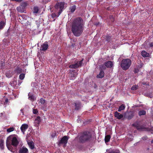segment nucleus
<instances>
[{"label": "nucleus", "mask_w": 153, "mask_h": 153, "mask_svg": "<svg viewBox=\"0 0 153 153\" xmlns=\"http://www.w3.org/2000/svg\"><path fill=\"white\" fill-rule=\"evenodd\" d=\"M83 21L82 18H76L72 24L71 31L76 36H80L83 33L84 29Z\"/></svg>", "instance_id": "1"}, {"label": "nucleus", "mask_w": 153, "mask_h": 153, "mask_svg": "<svg viewBox=\"0 0 153 153\" xmlns=\"http://www.w3.org/2000/svg\"><path fill=\"white\" fill-rule=\"evenodd\" d=\"M92 136L91 132L88 131H84L79 134V140L80 143H84L91 141Z\"/></svg>", "instance_id": "2"}, {"label": "nucleus", "mask_w": 153, "mask_h": 153, "mask_svg": "<svg viewBox=\"0 0 153 153\" xmlns=\"http://www.w3.org/2000/svg\"><path fill=\"white\" fill-rule=\"evenodd\" d=\"M131 65V60L129 59H126L122 60L120 66L122 69L126 71L129 68Z\"/></svg>", "instance_id": "3"}, {"label": "nucleus", "mask_w": 153, "mask_h": 153, "mask_svg": "<svg viewBox=\"0 0 153 153\" xmlns=\"http://www.w3.org/2000/svg\"><path fill=\"white\" fill-rule=\"evenodd\" d=\"M65 2L64 1L58 2L55 5L54 7L56 10V11H58V16L61 13L64 9Z\"/></svg>", "instance_id": "4"}, {"label": "nucleus", "mask_w": 153, "mask_h": 153, "mask_svg": "<svg viewBox=\"0 0 153 153\" xmlns=\"http://www.w3.org/2000/svg\"><path fill=\"white\" fill-rule=\"evenodd\" d=\"M84 59H82L81 60L78 61L76 60L74 61V64L70 65L69 67L70 68L76 69L82 66Z\"/></svg>", "instance_id": "5"}, {"label": "nucleus", "mask_w": 153, "mask_h": 153, "mask_svg": "<svg viewBox=\"0 0 153 153\" xmlns=\"http://www.w3.org/2000/svg\"><path fill=\"white\" fill-rule=\"evenodd\" d=\"M27 3L26 2H22L20 5L16 8L17 10L19 12H24L25 7L27 6Z\"/></svg>", "instance_id": "6"}, {"label": "nucleus", "mask_w": 153, "mask_h": 153, "mask_svg": "<svg viewBox=\"0 0 153 153\" xmlns=\"http://www.w3.org/2000/svg\"><path fill=\"white\" fill-rule=\"evenodd\" d=\"M69 139V137L67 136H63L59 142L58 145L60 146L61 144H63L64 146H66Z\"/></svg>", "instance_id": "7"}, {"label": "nucleus", "mask_w": 153, "mask_h": 153, "mask_svg": "<svg viewBox=\"0 0 153 153\" xmlns=\"http://www.w3.org/2000/svg\"><path fill=\"white\" fill-rule=\"evenodd\" d=\"M48 42L47 41L45 42L41 46L40 50L41 51H45L47 50L48 47Z\"/></svg>", "instance_id": "8"}, {"label": "nucleus", "mask_w": 153, "mask_h": 153, "mask_svg": "<svg viewBox=\"0 0 153 153\" xmlns=\"http://www.w3.org/2000/svg\"><path fill=\"white\" fill-rule=\"evenodd\" d=\"M19 142L16 137H13L11 140V145L14 146L16 147L18 145Z\"/></svg>", "instance_id": "9"}, {"label": "nucleus", "mask_w": 153, "mask_h": 153, "mask_svg": "<svg viewBox=\"0 0 153 153\" xmlns=\"http://www.w3.org/2000/svg\"><path fill=\"white\" fill-rule=\"evenodd\" d=\"M72 104L74 105L75 110H78L80 109L81 108V104L80 102H74L72 103Z\"/></svg>", "instance_id": "10"}, {"label": "nucleus", "mask_w": 153, "mask_h": 153, "mask_svg": "<svg viewBox=\"0 0 153 153\" xmlns=\"http://www.w3.org/2000/svg\"><path fill=\"white\" fill-rule=\"evenodd\" d=\"M28 127V125L26 124H23L21 127V130L23 134H25V132Z\"/></svg>", "instance_id": "11"}, {"label": "nucleus", "mask_w": 153, "mask_h": 153, "mask_svg": "<svg viewBox=\"0 0 153 153\" xmlns=\"http://www.w3.org/2000/svg\"><path fill=\"white\" fill-rule=\"evenodd\" d=\"M9 138L11 139V137L10 136L7 139V140L6 142V146H7V148L9 150H10V151H11L12 152V149H13V148L12 147V146H11V145L10 144V142H9L8 141V139H9Z\"/></svg>", "instance_id": "12"}, {"label": "nucleus", "mask_w": 153, "mask_h": 153, "mask_svg": "<svg viewBox=\"0 0 153 153\" xmlns=\"http://www.w3.org/2000/svg\"><path fill=\"white\" fill-rule=\"evenodd\" d=\"M114 116L115 117L118 119H120L123 117V115L117 111L114 112Z\"/></svg>", "instance_id": "13"}, {"label": "nucleus", "mask_w": 153, "mask_h": 153, "mask_svg": "<svg viewBox=\"0 0 153 153\" xmlns=\"http://www.w3.org/2000/svg\"><path fill=\"white\" fill-rule=\"evenodd\" d=\"M41 121L40 117L38 116L35 118L34 120V123L36 126H38Z\"/></svg>", "instance_id": "14"}, {"label": "nucleus", "mask_w": 153, "mask_h": 153, "mask_svg": "<svg viewBox=\"0 0 153 153\" xmlns=\"http://www.w3.org/2000/svg\"><path fill=\"white\" fill-rule=\"evenodd\" d=\"M104 65L106 67L109 68H111L113 65L112 62L110 61H108L105 62Z\"/></svg>", "instance_id": "15"}, {"label": "nucleus", "mask_w": 153, "mask_h": 153, "mask_svg": "<svg viewBox=\"0 0 153 153\" xmlns=\"http://www.w3.org/2000/svg\"><path fill=\"white\" fill-rule=\"evenodd\" d=\"M19 153H29V151L27 148L23 146L19 150Z\"/></svg>", "instance_id": "16"}, {"label": "nucleus", "mask_w": 153, "mask_h": 153, "mask_svg": "<svg viewBox=\"0 0 153 153\" xmlns=\"http://www.w3.org/2000/svg\"><path fill=\"white\" fill-rule=\"evenodd\" d=\"M103 38L105 39L108 42H110L112 40V36H110L108 35L103 36Z\"/></svg>", "instance_id": "17"}, {"label": "nucleus", "mask_w": 153, "mask_h": 153, "mask_svg": "<svg viewBox=\"0 0 153 153\" xmlns=\"http://www.w3.org/2000/svg\"><path fill=\"white\" fill-rule=\"evenodd\" d=\"M141 54L143 57H149L150 56L149 53L145 51H143L141 52Z\"/></svg>", "instance_id": "18"}, {"label": "nucleus", "mask_w": 153, "mask_h": 153, "mask_svg": "<svg viewBox=\"0 0 153 153\" xmlns=\"http://www.w3.org/2000/svg\"><path fill=\"white\" fill-rule=\"evenodd\" d=\"M14 72L17 74H20L22 71V69L18 66H17L14 70Z\"/></svg>", "instance_id": "19"}, {"label": "nucleus", "mask_w": 153, "mask_h": 153, "mask_svg": "<svg viewBox=\"0 0 153 153\" xmlns=\"http://www.w3.org/2000/svg\"><path fill=\"white\" fill-rule=\"evenodd\" d=\"M104 76V73L103 70H100L99 74L97 76V78H102Z\"/></svg>", "instance_id": "20"}, {"label": "nucleus", "mask_w": 153, "mask_h": 153, "mask_svg": "<svg viewBox=\"0 0 153 153\" xmlns=\"http://www.w3.org/2000/svg\"><path fill=\"white\" fill-rule=\"evenodd\" d=\"M27 144L31 149H33L34 148V143L33 141L27 142Z\"/></svg>", "instance_id": "21"}, {"label": "nucleus", "mask_w": 153, "mask_h": 153, "mask_svg": "<svg viewBox=\"0 0 153 153\" xmlns=\"http://www.w3.org/2000/svg\"><path fill=\"white\" fill-rule=\"evenodd\" d=\"M76 9V6L74 5L70 7L69 10L71 13H74Z\"/></svg>", "instance_id": "22"}, {"label": "nucleus", "mask_w": 153, "mask_h": 153, "mask_svg": "<svg viewBox=\"0 0 153 153\" xmlns=\"http://www.w3.org/2000/svg\"><path fill=\"white\" fill-rule=\"evenodd\" d=\"M111 137V136L110 135H106L105 138V142L107 143L109 142Z\"/></svg>", "instance_id": "23"}, {"label": "nucleus", "mask_w": 153, "mask_h": 153, "mask_svg": "<svg viewBox=\"0 0 153 153\" xmlns=\"http://www.w3.org/2000/svg\"><path fill=\"white\" fill-rule=\"evenodd\" d=\"M19 19L21 21H24V20L26 19V15L25 14L22 15H21L19 16Z\"/></svg>", "instance_id": "24"}, {"label": "nucleus", "mask_w": 153, "mask_h": 153, "mask_svg": "<svg viewBox=\"0 0 153 153\" xmlns=\"http://www.w3.org/2000/svg\"><path fill=\"white\" fill-rule=\"evenodd\" d=\"M28 99L29 100L32 101H33L34 100V96L29 93L28 94Z\"/></svg>", "instance_id": "25"}, {"label": "nucleus", "mask_w": 153, "mask_h": 153, "mask_svg": "<svg viewBox=\"0 0 153 153\" xmlns=\"http://www.w3.org/2000/svg\"><path fill=\"white\" fill-rule=\"evenodd\" d=\"M146 111L144 110H141L138 112V115L140 116L142 115H145L146 114Z\"/></svg>", "instance_id": "26"}, {"label": "nucleus", "mask_w": 153, "mask_h": 153, "mask_svg": "<svg viewBox=\"0 0 153 153\" xmlns=\"http://www.w3.org/2000/svg\"><path fill=\"white\" fill-rule=\"evenodd\" d=\"M6 76L8 78H10L13 75V74L12 72H11L10 71H9L6 73Z\"/></svg>", "instance_id": "27"}, {"label": "nucleus", "mask_w": 153, "mask_h": 153, "mask_svg": "<svg viewBox=\"0 0 153 153\" xmlns=\"http://www.w3.org/2000/svg\"><path fill=\"white\" fill-rule=\"evenodd\" d=\"M125 108V105L123 104H122L119 107L118 111L119 112H120L122 110H124Z\"/></svg>", "instance_id": "28"}, {"label": "nucleus", "mask_w": 153, "mask_h": 153, "mask_svg": "<svg viewBox=\"0 0 153 153\" xmlns=\"http://www.w3.org/2000/svg\"><path fill=\"white\" fill-rule=\"evenodd\" d=\"M5 23L4 21L0 22V29L3 28L5 25Z\"/></svg>", "instance_id": "29"}, {"label": "nucleus", "mask_w": 153, "mask_h": 153, "mask_svg": "<svg viewBox=\"0 0 153 153\" xmlns=\"http://www.w3.org/2000/svg\"><path fill=\"white\" fill-rule=\"evenodd\" d=\"M0 148L2 149H4V141L3 140L0 141Z\"/></svg>", "instance_id": "30"}, {"label": "nucleus", "mask_w": 153, "mask_h": 153, "mask_svg": "<svg viewBox=\"0 0 153 153\" xmlns=\"http://www.w3.org/2000/svg\"><path fill=\"white\" fill-rule=\"evenodd\" d=\"M39 10V9L37 7H35L33 8V13H38Z\"/></svg>", "instance_id": "31"}, {"label": "nucleus", "mask_w": 153, "mask_h": 153, "mask_svg": "<svg viewBox=\"0 0 153 153\" xmlns=\"http://www.w3.org/2000/svg\"><path fill=\"white\" fill-rule=\"evenodd\" d=\"M106 67L105 66V65H102L100 66V70H105L106 69Z\"/></svg>", "instance_id": "32"}, {"label": "nucleus", "mask_w": 153, "mask_h": 153, "mask_svg": "<svg viewBox=\"0 0 153 153\" xmlns=\"http://www.w3.org/2000/svg\"><path fill=\"white\" fill-rule=\"evenodd\" d=\"M25 74L24 73L20 74L19 76V78L21 80H23L25 77Z\"/></svg>", "instance_id": "33"}, {"label": "nucleus", "mask_w": 153, "mask_h": 153, "mask_svg": "<svg viewBox=\"0 0 153 153\" xmlns=\"http://www.w3.org/2000/svg\"><path fill=\"white\" fill-rule=\"evenodd\" d=\"M46 102L45 100L42 98H41L40 99V102L41 104L44 105L46 103Z\"/></svg>", "instance_id": "34"}, {"label": "nucleus", "mask_w": 153, "mask_h": 153, "mask_svg": "<svg viewBox=\"0 0 153 153\" xmlns=\"http://www.w3.org/2000/svg\"><path fill=\"white\" fill-rule=\"evenodd\" d=\"M14 130V128L13 127H11L7 129V131L8 132H10L13 131Z\"/></svg>", "instance_id": "35"}, {"label": "nucleus", "mask_w": 153, "mask_h": 153, "mask_svg": "<svg viewBox=\"0 0 153 153\" xmlns=\"http://www.w3.org/2000/svg\"><path fill=\"white\" fill-rule=\"evenodd\" d=\"M56 136V132L55 131L51 133V136L52 138H53Z\"/></svg>", "instance_id": "36"}, {"label": "nucleus", "mask_w": 153, "mask_h": 153, "mask_svg": "<svg viewBox=\"0 0 153 153\" xmlns=\"http://www.w3.org/2000/svg\"><path fill=\"white\" fill-rule=\"evenodd\" d=\"M140 71L138 68H136L134 69V72L135 74L138 73Z\"/></svg>", "instance_id": "37"}, {"label": "nucleus", "mask_w": 153, "mask_h": 153, "mask_svg": "<svg viewBox=\"0 0 153 153\" xmlns=\"http://www.w3.org/2000/svg\"><path fill=\"white\" fill-rule=\"evenodd\" d=\"M109 18L112 22H113L114 21V19L113 15H110Z\"/></svg>", "instance_id": "38"}, {"label": "nucleus", "mask_w": 153, "mask_h": 153, "mask_svg": "<svg viewBox=\"0 0 153 153\" xmlns=\"http://www.w3.org/2000/svg\"><path fill=\"white\" fill-rule=\"evenodd\" d=\"M137 89V86H136V85L133 86L131 88V89L132 90H136Z\"/></svg>", "instance_id": "39"}, {"label": "nucleus", "mask_w": 153, "mask_h": 153, "mask_svg": "<svg viewBox=\"0 0 153 153\" xmlns=\"http://www.w3.org/2000/svg\"><path fill=\"white\" fill-rule=\"evenodd\" d=\"M58 14L57 15L55 13H52L51 14V16L53 18H55L56 17H58Z\"/></svg>", "instance_id": "40"}, {"label": "nucleus", "mask_w": 153, "mask_h": 153, "mask_svg": "<svg viewBox=\"0 0 153 153\" xmlns=\"http://www.w3.org/2000/svg\"><path fill=\"white\" fill-rule=\"evenodd\" d=\"M33 112L34 114H36L38 113V111L37 109H33Z\"/></svg>", "instance_id": "41"}, {"label": "nucleus", "mask_w": 153, "mask_h": 153, "mask_svg": "<svg viewBox=\"0 0 153 153\" xmlns=\"http://www.w3.org/2000/svg\"><path fill=\"white\" fill-rule=\"evenodd\" d=\"M120 152L119 150H116L114 151L109 152V153H120Z\"/></svg>", "instance_id": "42"}, {"label": "nucleus", "mask_w": 153, "mask_h": 153, "mask_svg": "<svg viewBox=\"0 0 153 153\" xmlns=\"http://www.w3.org/2000/svg\"><path fill=\"white\" fill-rule=\"evenodd\" d=\"M75 74L74 73H71V77L72 79H74L75 77Z\"/></svg>", "instance_id": "43"}, {"label": "nucleus", "mask_w": 153, "mask_h": 153, "mask_svg": "<svg viewBox=\"0 0 153 153\" xmlns=\"http://www.w3.org/2000/svg\"><path fill=\"white\" fill-rule=\"evenodd\" d=\"M8 102V99L7 98H6L5 100V102H4V105H6Z\"/></svg>", "instance_id": "44"}, {"label": "nucleus", "mask_w": 153, "mask_h": 153, "mask_svg": "<svg viewBox=\"0 0 153 153\" xmlns=\"http://www.w3.org/2000/svg\"><path fill=\"white\" fill-rule=\"evenodd\" d=\"M147 138L148 137L146 136H144L141 138V139L143 140H146L147 139Z\"/></svg>", "instance_id": "45"}, {"label": "nucleus", "mask_w": 153, "mask_h": 153, "mask_svg": "<svg viewBox=\"0 0 153 153\" xmlns=\"http://www.w3.org/2000/svg\"><path fill=\"white\" fill-rule=\"evenodd\" d=\"M149 45L150 47H153V42H151L149 43Z\"/></svg>", "instance_id": "46"}, {"label": "nucleus", "mask_w": 153, "mask_h": 153, "mask_svg": "<svg viewBox=\"0 0 153 153\" xmlns=\"http://www.w3.org/2000/svg\"><path fill=\"white\" fill-rule=\"evenodd\" d=\"M12 1H15L16 2H20L22 1V0H10Z\"/></svg>", "instance_id": "47"}, {"label": "nucleus", "mask_w": 153, "mask_h": 153, "mask_svg": "<svg viewBox=\"0 0 153 153\" xmlns=\"http://www.w3.org/2000/svg\"><path fill=\"white\" fill-rule=\"evenodd\" d=\"M16 81H13V82H11L10 83L11 84H12V83H16ZM11 85L13 86V85Z\"/></svg>", "instance_id": "48"}, {"label": "nucleus", "mask_w": 153, "mask_h": 153, "mask_svg": "<svg viewBox=\"0 0 153 153\" xmlns=\"http://www.w3.org/2000/svg\"><path fill=\"white\" fill-rule=\"evenodd\" d=\"M137 128L138 130H140L141 129H142V128L141 127H139L138 126L137 127Z\"/></svg>", "instance_id": "49"}, {"label": "nucleus", "mask_w": 153, "mask_h": 153, "mask_svg": "<svg viewBox=\"0 0 153 153\" xmlns=\"http://www.w3.org/2000/svg\"><path fill=\"white\" fill-rule=\"evenodd\" d=\"M43 1H45V2H48L50 0H43Z\"/></svg>", "instance_id": "50"}, {"label": "nucleus", "mask_w": 153, "mask_h": 153, "mask_svg": "<svg viewBox=\"0 0 153 153\" xmlns=\"http://www.w3.org/2000/svg\"><path fill=\"white\" fill-rule=\"evenodd\" d=\"M75 44L74 43H73L71 45V46L73 47H74L75 46Z\"/></svg>", "instance_id": "51"}, {"label": "nucleus", "mask_w": 153, "mask_h": 153, "mask_svg": "<svg viewBox=\"0 0 153 153\" xmlns=\"http://www.w3.org/2000/svg\"><path fill=\"white\" fill-rule=\"evenodd\" d=\"M3 114H4V113H1L0 117H1L3 115Z\"/></svg>", "instance_id": "52"}, {"label": "nucleus", "mask_w": 153, "mask_h": 153, "mask_svg": "<svg viewBox=\"0 0 153 153\" xmlns=\"http://www.w3.org/2000/svg\"><path fill=\"white\" fill-rule=\"evenodd\" d=\"M151 143H153V140H152L151 141Z\"/></svg>", "instance_id": "53"}, {"label": "nucleus", "mask_w": 153, "mask_h": 153, "mask_svg": "<svg viewBox=\"0 0 153 153\" xmlns=\"http://www.w3.org/2000/svg\"><path fill=\"white\" fill-rule=\"evenodd\" d=\"M143 84H144V85H145V83H143Z\"/></svg>", "instance_id": "54"}]
</instances>
